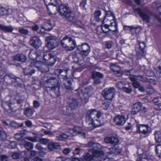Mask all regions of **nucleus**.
<instances>
[{"label": "nucleus", "instance_id": "obj_4", "mask_svg": "<svg viewBox=\"0 0 161 161\" xmlns=\"http://www.w3.org/2000/svg\"><path fill=\"white\" fill-rule=\"evenodd\" d=\"M134 11L137 12L143 21H145L146 23L150 22L151 17V14L150 12L147 10H142L140 8H135Z\"/></svg>", "mask_w": 161, "mask_h": 161}, {"label": "nucleus", "instance_id": "obj_50", "mask_svg": "<svg viewBox=\"0 0 161 161\" xmlns=\"http://www.w3.org/2000/svg\"><path fill=\"white\" fill-rule=\"evenodd\" d=\"M17 146V143L15 141H10L8 145V147L10 149L15 148Z\"/></svg>", "mask_w": 161, "mask_h": 161}, {"label": "nucleus", "instance_id": "obj_23", "mask_svg": "<svg viewBox=\"0 0 161 161\" xmlns=\"http://www.w3.org/2000/svg\"><path fill=\"white\" fill-rule=\"evenodd\" d=\"M63 86L66 90L71 91L73 90V87L71 86V83L70 80L68 78L64 79L63 81Z\"/></svg>", "mask_w": 161, "mask_h": 161}, {"label": "nucleus", "instance_id": "obj_5", "mask_svg": "<svg viewBox=\"0 0 161 161\" xmlns=\"http://www.w3.org/2000/svg\"><path fill=\"white\" fill-rule=\"evenodd\" d=\"M57 10L61 15H64L68 19L71 16V11L69 7L65 4H62L60 5Z\"/></svg>", "mask_w": 161, "mask_h": 161}, {"label": "nucleus", "instance_id": "obj_19", "mask_svg": "<svg viewBox=\"0 0 161 161\" xmlns=\"http://www.w3.org/2000/svg\"><path fill=\"white\" fill-rule=\"evenodd\" d=\"M3 78L4 81L8 85H11L13 83L17 82L15 76L11 74L6 75Z\"/></svg>", "mask_w": 161, "mask_h": 161}, {"label": "nucleus", "instance_id": "obj_36", "mask_svg": "<svg viewBox=\"0 0 161 161\" xmlns=\"http://www.w3.org/2000/svg\"><path fill=\"white\" fill-rule=\"evenodd\" d=\"M79 95L82 100L85 101V103L87 102L90 96L87 93H84L83 91L80 93H79Z\"/></svg>", "mask_w": 161, "mask_h": 161}, {"label": "nucleus", "instance_id": "obj_56", "mask_svg": "<svg viewBox=\"0 0 161 161\" xmlns=\"http://www.w3.org/2000/svg\"><path fill=\"white\" fill-rule=\"evenodd\" d=\"M86 4V0H83L80 3V6L81 8L83 10H86L85 6Z\"/></svg>", "mask_w": 161, "mask_h": 161}, {"label": "nucleus", "instance_id": "obj_57", "mask_svg": "<svg viewBox=\"0 0 161 161\" xmlns=\"http://www.w3.org/2000/svg\"><path fill=\"white\" fill-rule=\"evenodd\" d=\"M17 104H18L20 107H21L23 104L24 100L21 98H19L17 99L16 100Z\"/></svg>", "mask_w": 161, "mask_h": 161}, {"label": "nucleus", "instance_id": "obj_25", "mask_svg": "<svg viewBox=\"0 0 161 161\" xmlns=\"http://www.w3.org/2000/svg\"><path fill=\"white\" fill-rule=\"evenodd\" d=\"M51 96L54 97H58L60 95L59 88L58 86H53L52 92L50 94Z\"/></svg>", "mask_w": 161, "mask_h": 161}, {"label": "nucleus", "instance_id": "obj_26", "mask_svg": "<svg viewBox=\"0 0 161 161\" xmlns=\"http://www.w3.org/2000/svg\"><path fill=\"white\" fill-rule=\"evenodd\" d=\"M6 103L12 111H16L15 108L16 107L17 104L15 103V100H9L8 102H7Z\"/></svg>", "mask_w": 161, "mask_h": 161}, {"label": "nucleus", "instance_id": "obj_8", "mask_svg": "<svg viewBox=\"0 0 161 161\" xmlns=\"http://www.w3.org/2000/svg\"><path fill=\"white\" fill-rule=\"evenodd\" d=\"M55 56L49 52L44 53L42 58L47 65L52 66L56 62Z\"/></svg>", "mask_w": 161, "mask_h": 161}, {"label": "nucleus", "instance_id": "obj_15", "mask_svg": "<svg viewBox=\"0 0 161 161\" xmlns=\"http://www.w3.org/2000/svg\"><path fill=\"white\" fill-rule=\"evenodd\" d=\"M126 118L124 115H118L114 119V121L118 125H123L126 122Z\"/></svg>", "mask_w": 161, "mask_h": 161}, {"label": "nucleus", "instance_id": "obj_45", "mask_svg": "<svg viewBox=\"0 0 161 161\" xmlns=\"http://www.w3.org/2000/svg\"><path fill=\"white\" fill-rule=\"evenodd\" d=\"M156 152L158 156L160 158H161V145L158 144L155 146Z\"/></svg>", "mask_w": 161, "mask_h": 161}, {"label": "nucleus", "instance_id": "obj_47", "mask_svg": "<svg viewBox=\"0 0 161 161\" xmlns=\"http://www.w3.org/2000/svg\"><path fill=\"white\" fill-rule=\"evenodd\" d=\"M44 53L43 51L37 50L36 52V58L38 59H42Z\"/></svg>", "mask_w": 161, "mask_h": 161}, {"label": "nucleus", "instance_id": "obj_49", "mask_svg": "<svg viewBox=\"0 0 161 161\" xmlns=\"http://www.w3.org/2000/svg\"><path fill=\"white\" fill-rule=\"evenodd\" d=\"M68 137V136L66 134H62L59 136H58L56 137V139L58 141H62L63 139H67Z\"/></svg>", "mask_w": 161, "mask_h": 161}, {"label": "nucleus", "instance_id": "obj_40", "mask_svg": "<svg viewBox=\"0 0 161 161\" xmlns=\"http://www.w3.org/2000/svg\"><path fill=\"white\" fill-rule=\"evenodd\" d=\"M24 147L26 149L30 150L33 148V144L31 142L26 141L24 144Z\"/></svg>", "mask_w": 161, "mask_h": 161}, {"label": "nucleus", "instance_id": "obj_61", "mask_svg": "<svg viewBox=\"0 0 161 161\" xmlns=\"http://www.w3.org/2000/svg\"><path fill=\"white\" fill-rule=\"evenodd\" d=\"M133 71V69L126 71H125V73L127 75H132L133 76H134V73Z\"/></svg>", "mask_w": 161, "mask_h": 161}, {"label": "nucleus", "instance_id": "obj_32", "mask_svg": "<svg viewBox=\"0 0 161 161\" xmlns=\"http://www.w3.org/2000/svg\"><path fill=\"white\" fill-rule=\"evenodd\" d=\"M35 72V70L34 69H31L30 68H24L23 69V73L24 75L29 76H31Z\"/></svg>", "mask_w": 161, "mask_h": 161}, {"label": "nucleus", "instance_id": "obj_59", "mask_svg": "<svg viewBox=\"0 0 161 161\" xmlns=\"http://www.w3.org/2000/svg\"><path fill=\"white\" fill-rule=\"evenodd\" d=\"M69 159L67 158H65L62 156H59L56 158L55 161H67Z\"/></svg>", "mask_w": 161, "mask_h": 161}, {"label": "nucleus", "instance_id": "obj_33", "mask_svg": "<svg viewBox=\"0 0 161 161\" xmlns=\"http://www.w3.org/2000/svg\"><path fill=\"white\" fill-rule=\"evenodd\" d=\"M48 147L50 150H53L54 149H58L60 148L59 145L57 143L51 142L48 145Z\"/></svg>", "mask_w": 161, "mask_h": 161}, {"label": "nucleus", "instance_id": "obj_63", "mask_svg": "<svg viewBox=\"0 0 161 161\" xmlns=\"http://www.w3.org/2000/svg\"><path fill=\"white\" fill-rule=\"evenodd\" d=\"M10 125L13 127L18 128L19 127V124L14 121L11 122Z\"/></svg>", "mask_w": 161, "mask_h": 161}, {"label": "nucleus", "instance_id": "obj_31", "mask_svg": "<svg viewBox=\"0 0 161 161\" xmlns=\"http://www.w3.org/2000/svg\"><path fill=\"white\" fill-rule=\"evenodd\" d=\"M42 28L46 30L50 31L53 28V26L50 21H48L47 22H44L42 26Z\"/></svg>", "mask_w": 161, "mask_h": 161}, {"label": "nucleus", "instance_id": "obj_27", "mask_svg": "<svg viewBox=\"0 0 161 161\" xmlns=\"http://www.w3.org/2000/svg\"><path fill=\"white\" fill-rule=\"evenodd\" d=\"M69 69H58L56 70L57 72L59 74V77L62 78L63 79H66L67 78V75L68 71Z\"/></svg>", "mask_w": 161, "mask_h": 161}, {"label": "nucleus", "instance_id": "obj_54", "mask_svg": "<svg viewBox=\"0 0 161 161\" xmlns=\"http://www.w3.org/2000/svg\"><path fill=\"white\" fill-rule=\"evenodd\" d=\"M145 73L148 76H154V73L151 69H148L145 71Z\"/></svg>", "mask_w": 161, "mask_h": 161}, {"label": "nucleus", "instance_id": "obj_28", "mask_svg": "<svg viewBox=\"0 0 161 161\" xmlns=\"http://www.w3.org/2000/svg\"><path fill=\"white\" fill-rule=\"evenodd\" d=\"M69 131L71 134L75 133L76 134H79L82 133V130L81 127L76 126L74 127L73 129H69Z\"/></svg>", "mask_w": 161, "mask_h": 161}, {"label": "nucleus", "instance_id": "obj_35", "mask_svg": "<svg viewBox=\"0 0 161 161\" xmlns=\"http://www.w3.org/2000/svg\"><path fill=\"white\" fill-rule=\"evenodd\" d=\"M0 30L7 32H11L14 29L11 26H6L0 24Z\"/></svg>", "mask_w": 161, "mask_h": 161}, {"label": "nucleus", "instance_id": "obj_42", "mask_svg": "<svg viewBox=\"0 0 161 161\" xmlns=\"http://www.w3.org/2000/svg\"><path fill=\"white\" fill-rule=\"evenodd\" d=\"M83 91L84 93H87L90 96H91L93 93L92 88L91 86L88 88H85Z\"/></svg>", "mask_w": 161, "mask_h": 161}, {"label": "nucleus", "instance_id": "obj_64", "mask_svg": "<svg viewBox=\"0 0 161 161\" xmlns=\"http://www.w3.org/2000/svg\"><path fill=\"white\" fill-rule=\"evenodd\" d=\"M112 41H108L105 42V47L108 49L112 47Z\"/></svg>", "mask_w": 161, "mask_h": 161}, {"label": "nucleus", "instance_id": "obj_46", "mask_svg": "<svg viewBox=\"0 0 161 161\" xmlns=\"http://www.w3.org/2000/svg\"><path fill=\"white\" fill-rule=\"evenodd\" d=\"M136 77H138L139 78V80L140 81H143V82H151L152 80L148 79L146 77H144L142 75H138L136 76Z\"/></svg>", "mask_w": 161, "mask_h": 161}, {"label": "nucleus", "instance_id": "obj_22", "mask_svg": "<svg viewBox=\"0 0 161 161\" xmlns=\"http://www.w3.org/2000/svg\"><path fill=\"white\" fill-rule=\"evenodd\" d=\"M13 59L16 61L23 62L26 60V57L25 55L23 54H19L13 56Z\"/></svg>", "mask_w": 161, "mask_h": 161}, {"label": "nucleus", "instance_id": "obj_17", "mask_svg": "<svg viewBox=\"0 0 161 161\" xmlns=\"http://www.w3.org/2000/svg\"><path fill=\"white\" fill-rule=\"evenodd\" d=\"M68 20L78 27L83 28L84 27L83 23L75 17L71 16L68 19Z\"/></svg>", "mask_w": 161, "mask_h": 161}, {"label": "nucleus", "instance_id": "obj_51", "mask_svg": "<svg viewBox=\"0 0 161 161\" xmlns=\"http://www.w3.org/2000/svg\"><path fill=\"white\" fill-rule=\"evenodd\" d=\"M110 68L114 72L120 69L118 65L114 64H111Z\"/></svg>", "mask_w": 161, "mask_h": 161}, {"label": "nucleus", "instance_id": "obj_44", "mask_svg": "<svg viewBox=\"0 0 161 161\" xmlns=\"http://www.w3.org/2000/svg\"><path fill=\"white\" fill-rule=\"evenodd\" d=\"M122 91L127 93L130 94L132 92V90L131 86H129L128 87H126L125 86Z\"/></svg>", "mask_w": 161, "mask_h": 161}, {"label": "nucleus", "instance_id": "obj_38", "mask_svg": "<svg viewBox=\"0 0 161 161\" xmlns=\"http://www.w3.org/2000/svg\"><path fill=\"white\" fill-rule=\"evenodd\" d=\"M145 91L148 94L153 93L154 92V90L153 87L149 85H147L145 86Z\"/></svg>", "mask_w": 161, "mask_h": 161}, {"label": "nucleus", "instance_id": "obj_34", "mask_svg": "<svg viewBox=\"0 0 161 161\" xmlns=\"http://www.w3.org/2000/svg\"><path fill=\"white\" fill-rule=\"evenodd\" d=\"M34 112V110L33 108H27L25 109L24 113L26 116L31 117L32 115Z\"/></svg>", "mask_w": 161, "mask_h": 161}, {"label": "nucleus", "instance_id": "obj_48", "mask_svg": "<svg viewBox=\"0 0 161 161\" xmlns=\"http://www.w3.org/2000/svg\"><path fill=\"white\" fill-rule=\"evenodd\" d=\"M115 85L119 89L122 90L125 86V84L123 82H119L116 83Z\"/></svg>", "mask_w": 161, "mask_h": 161}, {"label": "nucleus", "instance_id": "obj_62", "mask_svg": "<svg viewBox=\"0 0 161 161\" xmlns=\"http://www.w3.org/2000/svg\"><path fill=\"white\" fill-rule=\"evenodd\" d=\"M110 104V103L109 102H105L103 104V107L106 110H107L109 108Z\"/></svg>", "mask_w": 161, "mask_h": 161}, {"label": "nucleus", "instance_id": "obj_16", "mask_svg": "<svg viewBox=\"0 0 161 161\" xmlns=\"http://www.w3.org/2000/svg\"><path fill=\"white\" fill-rule=\"evenodd\" d=\"M79 102L78 99L75 98H69L67 102L68 106L71 109H75L79 106Z\"/></svg>", "mask_w": 161, "mask_h": 161}, {"label": "nucleus", "instance_id": "obj_18", "mask_svg": "<svg viewBox=\"0 0 161 161\" xmlns=\"http://www.w3.org/2000/svg\"><path fill=\"white\" fill-rule=\"evenodd\" d=\"M127 28H128L130 29L132 35H135L137 37V36L141 32L142 30L141 27L140 26H138L135 27L133 26H125L124 27V29L125 30Z\"/></svg>", "mask_w": 161, "mask_h": 161}, {"label": "nucleus", "instance_id": "obj_7", "mask_svg": "<svg viewBox=\"0 0 161 161\" xmlns=\"http://www.w3.org/2000/svg\"><path fill=\"white\" fill-rule=\"evenodd\" d=\"M115 91L113 87L106 88L103 91L102 95L105 98L111 100L114 96Z\"/></svg>", "mask_w": 161, "mask_h": 161}, {"label": "nucleus", "instance_id": "obj_41", "mask_svg": "<svg viewBox=\"0 0 161 161\" xmlns=\"http://www.w3.org/2000/svg\"><path fill=\"white\" fill-rule=\"evenodd\" d=\"M159 65L157 68H156V74L159 77H161V60L158 61Z\"/></svg>", "mask_w": 161, "mask_h": 161}, {"label": "nucleus", "instance_id": "obj_29", "mask_svg": "<svg viewBox=\"0 0 161 161\" xmlns=\"http://www.w3.org/2000/svg\"><path fill=\"white\" fill-rule=\"evenodd\" d=\"M129 78L132 82V85L133 87L135 88H138L140 86V84L139 81H137V79L134 76H130Z\"/></svg>", "mask_w": 161, "mask_h": 161}, {"label": "nucleus", "instance_id": "obj_3", "mask_svg": "<svg viewBox=\"0 0 161 161\" xmlns=\"http://www.w3.org/2000/svg\"><path fill=\"white\" fill-rule=\"evenodd\" d=\"M61 43L63 48L67 51H72L76 47L75 41L67 36L64 37L61 40Z\"/></svg>", "mask_w": 161, "mask_h": 161}, {"label": "nucleus", "instance_id": "obj_24", "mask_svg": "<svg viewBox=\"0 0 161 161\" xmlns=\"http://www.w3.org/2000/svg\"><path fill=\"white\" fill-rule=\"evenodd\" d=\"M50 86H58V81L55 78L51 77L50 78L44 82Z\"/></svg>", "mask_w": 161, "mask_h": 161}, {"label": "nucleus", "instance_id": "obj_9", "mask_svg": "<svg viewBox=\"0 0 161 161\" xmlns=\"http://www.w3.org/2000/svg\"><path fill=\"white\" fill-rule=\"evenodd\" d=\"M145 45L144 42L139 43L136 45V55L138 58H141L144 56V48Z\"/></svg>", "mask_w": 161, "mask_h": 161}, {"label": "nucleus", "instance_id": "obj_55", "mask_svg": "<svg viewBox=\"0 0 161 161\" xmlns=\"http://www.w3.org/2000/svg\"><path fill=\"white\" fill-rule=\"evenodd\" d=\"M19 31L21 34L27 35L29 33V31L27 29L21 28L19 29Z\"/></svg>", "mask_w": 161, "mask_h": 161}, {"label": "nucleus", "instance_id": "obj_60", "mask_svg": "<svg viewBox=\"0 0 161 161\" xmlns=\"http://www.w3.org/2000/svg\"><path fill=\"white\" fill-rule=\"evenodd\" d=\"M14 137L15 139L19 140H22L23 139V137L22 136V134L21 133H17L14 135Z\"/></svg>", "mask_w": 161, "mask_h": 161}, {"label": "nucleus", "instance_id": "obj_1", "mask_svg": "<svg viewBox=\"0 0 161 161\" xmlns=\"http://www.w3.org/2000/svg\"><path fill=\"white\" fill-rule=\"evenodd\" d=\"M102 113L95 109L87 111L86 117V124L87 128L92 130L95 127L101 125L99 118L101 116Z\"/></svg>", "mask_w": 161, "mask_h": 161}, {"label": "nucleus", "instance_id": "obj_2", "mask_svg": "<svg viewBox=\"0 0 161 161\" xmlns=\"http://www.w3.org/2000/svg\"><path fill=\"white\" fill-rule=\"evenodd\" d=\"M114 19L115 17L111 12L108 11L106 13L105 16L103 20V22H107L106 21V20L108 21L109 20L111 23L110 24H104L103 26H102V29L103 32L107 34L108 31H105L104 28L108 29L109 31H112L114 32L117 31V24L114 20Z\"/></svg>", "mask_w": 161, "mask_h": 161}, {"label": "nucleus", "instance_id": "obj_58", "mask_svg": "<svg viewBox=\"0 0 161 161\" xmlns=\"http://www.w3.org/2000/svg\"><path fill=\"white\" fill-rule=\"evenodd\" d=\"M102 152L98 150H95L93 153V155L94 157H97L101 155V153Z\"/></svg>", "mask_w": 161, "mask_h": 161}, {"label": "nucleus", "instance_id": "obj_37", "mask_svg": "<svg viewBox=\"0 0 161 161\" xmlns=\"http://www.w3.org/2000/svg\"><path fill=\"white\" fill-rule=\"evenodd\" d=\"M44 86L45 88L44 90L47 92L48 93H52L53 86H50L45 83H44Z\"/></svg>", "mask_w": 161, "mask_h": 161}, {"label": "nucleus", "instance_id": "obj_30", "mask_svg": "<svg viewBox=\"0 0 161 161\" xmlns=\"http://www.w3.org/2000/svg\"><path fill=\"white\" fill-rule=\"evenodd\" d=\"M86 145L87 147L92 146L94 151L98 150L97 149H100L101 148V146L100 144L93 142L92 141L90 142Z\"/></svg>", "mask_w": 161, "mask_h": 161}, {"label": "nucleus", "instance_id": "obj_52", "mask_svg": "<svg viewBox=\"0 0 161 161\" xmlns=\"http://www.w3.org/2000/svg\"><path fill=\"white\" fill-rule=\"evenodd\" d=\"M155 138L157 142H161V133H155Z\"/></svg>", "mask_w": 161, "mask_h": 161}, {"label": "nucleus", "instance_id": "obj_53", "mask_svg": "<svg viewBox=\"0 0 161 161\" xmlns=\"http://www.w3.org/2000/svg\"><path fill=\"white\" fill-rule=\"evenodd\" d=\"M83 159L86 161H89L92 159V156L89 153H87L84 156Z\"/></svg>", "mask_w": 161, "mask_h": 161}, {"label": "nucleus", "instance_id": "obj_21", "mask_svg": "<svg viewBox=\"0 0 161 161\" xmlns=\"http://www.w3.org/2000/svg\"><path fill=\"white\" fill-rule=\"evenodd\" d=\"M104 141L105 143H110L114 146L117 145L119 142L118 139L114 136L106 137Z\"/></svg>", "mask_w": 161, "mask_h": 161}, {"label": "nucleus", "instance_id": "obj_14", "mask_svg": "<svg viewBox=\"0 0 161 161\" xmlns=\"http://www.w3.org/2000/svg\"><path fill=\"white\" fill-rule=\"evenodd\" d=\"M48 65H45L42 62L39 61L36 63L35 66L42 73H47L49 70Z\"/></svg>", "mask_w": 161, "mask_h": 161}, {"label": "nucleus", "instance_id": "obj_13", "mask_svg": "<svg viewBox=\"0 0 161 161\" xmlns=\"http://www.w3.org/2000/svg\"><path fill=\"white\" fill-rule=\"evenodd\" d=\"M30 45L36 49L39 48L41 46L42 42L37 36H34L30 38Z\"/></svg>", "mask_w": 161, "mask_h": 161}, {"label": "nucleus", "instance_id": "obj_43", "mask_svg": "<svg viewBox=\"0 0 161 161\" xmlns=\"http://www.w3.org/2000/svg\"><path fill=\"white\" fill-rule=\"evenodd\" d=\"M8 9L3 8H0V15H8Z\"/></svg>", "mask_w": 161, "mask_h": 161}, {"label": "nucleus", "instance_id": "obj_12", "mask_svg": "<svg viewBox=\"0 0 161 161\" xmlns=\"http://www.w3.org/2000/svg\"><path fill=\"white\" fill-rule=\"evenodd\" d=\"M92 78L93 80L94 83L98 84L101 83L100 78H103L104 77L103 74L95 71H93L91 73Z\"/></svg>", "mask_w": 161, "mask_h": 161}, {"label": "nucleus", "instance_id": "obj_10", "mask_svg": "<svg viewBox=\"0 0 161 161\" xmlns=\"http://www.w3.org/2000/svg\"><path fill=\"white\" fill-rule=\"evenodd\" d=\"M137 131L138 133L147 135L151 131V128L148 125L140 124L136 126Z\"/></svg>", "mask_w": 161, "mask_h": 161}, {"label": "nucleus", "instance_id": "obj_39", "mask_svg": "<svg viewBox=\"0 0 161 161\" xmlns=\"http://www.w3.org/2000/svg\"><path fill=\"white\" fill-rule=\"evenodd\" d=\"M0 137L4 140L6 139L7 138L6 132L1 127H0Z\"/></svg>", "mask_w": 161, "mask_h": 161}, {"label": "nucleus", "instance_id": "obj_6", "mask_svg": "<svg viewBox=\"0 0 161 161\" xmlns=\"http://www.w3.org/2000/svg\"><path fill=\"white\" fill-rule=\"evenodd\" d=\"M57 38L54 36H50L46 38V46L50 50L54 49L58 46Z\"/></svg>", "mask_w": 161, "mask_h": 161}, {"label": "nucleus", "instance_id": "obj_11", "mask_svg": "<svg viewBox=\"0 0 161 161\" xmlns=\"http://www.w3.org/2000/svg\"><path fill=\"white\" fill-rule=\"evenodd\" d=\"M77 49L80 51V54L83 57L87 56L90 52V47L87 43H85L80 46H78Z\"/></svg>", "mask_w": 161, "mask_h": 161}, {"label": "nucleus", "instance_id": "obj_20", "mask_svg": "<svg viewBox=\"0 0 161 161\" xmlns=\"http://www.w3.org/2000/svg\"><path fill=\"white\" fill-rule=\"evenodd\" d=\"M142 105L140 102H138L135 103L133 104L131 111V114L132 115H136L141 110Z\"/></svg>", "mask_w": 161, "mask_h": 161}]
</instances>
